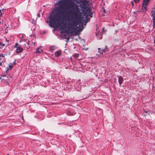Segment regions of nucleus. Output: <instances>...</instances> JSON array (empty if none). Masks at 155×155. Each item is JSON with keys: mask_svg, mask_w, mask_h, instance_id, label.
<instances>
[{"mask_svg": "<svg viewBox=\"0 0 155 155\" xmlns=\"http://www.w3.org/2000/svg\"><path fill=\"white\" fill-rule=\"evenodd\" d=\"M76 90L78 91H80L81 89L80 88H76Z\"/></svg>", "mask_w": 155, "mask_h": 155, "instance_id": "16", "label": "nucleus"}, {"mask_svg": "<svg viewBox=\"0 0 155 155\" xmlns=\"http://www.w3.org/2000/svg\"><path fill=\"white\" fill-rule=\"evenodd\" d=\"M1 23V21H0V24Z\"/></svg>", "mask_w": 155, "mask_h": 155, "instance_id": "27", "label": "nucleus"}, {"mask_svg": "<svg viewBox=\"0 0 155 155\" xmlns=\"http://www.w3.org/2000/svg\"><path fill=\"white\" fill-rule=\"evenodd\" d=\"M1 77H4L5 76H6V75H5V74H1Z\"/></svg>", "mask_w": 155, "mask_h": 155, "instance_id": "15", "label": "nucleus"}, {"mask_svg": "<svg viewBox=\"0 0 155 155\" xmlns=\"http://www.w3.org/2000/svg\"><path fill=\"white\" fill-rule=\"evenodd\" d=\"M131 4L132 5V7H133L134 6V2L132 1L131 2Z\"/></svg>", "mask_w": 155, "mask_h": 155, "instance_id": "17", "label": "nucleus"}, {"mask_svg": "<svg viewBox=\"0 0 155 155\" xmlns=\"http://www.w3.org/2000/svg\"><path fill=\"white\" fill-rule=\"evenodd\" d=\"M1 77H0V80L1 79Z\"/></svg>", "mask_w": 155, "mask_h": 155, "instance_id": "30", "label": "nucleus"}, {"mask_svg": "<svg viewBox=\"0 0 155 155\" xmlns=\"http://www.w3.org/2000/svg\"><path fill=\"white\" fill-rule=\"evenodd\" d=\"M66 5H68V3H66Z\"/></svg>", "mask_w": 155, "mask_h": 155, "instance_id": "25", "label": "nucleus"}, {"mask_svg": "<svg viewBox=\"0 0 155 155\" xmlns=\"http://www.w3.org/2000/svg\"><path fill=\"white\" fill-rule=\"evenodd\" d=\"M4 57V55L3 54H0V57Z\"/></svg>", "mask_w": 155, "mask_h": 155, "instance_id": "13", "label": "nucleus"}, {"mask_svg": "<svg viewBox=\"0 0 155 155\" xmlns=\"http://www.w3.org/2000/svg\"><path fill=\"white\" fill-rule=\"evenodd\" d=\"M0 65L2 66V62H0Z\"/></svg>", "mask_w": 155, "mask_h": 155, "instance_id": "21", "label": "nucleus"}, {"mask_svg": "<svg viewBox=\"0 0 155 155\" xmlns=\"http://www.w3.org/2000/svg\"><path fill=\"white\" fill-rule=\"evenodd\" d=\"M14 47L15 48H16L15 50V52L17 54L21 53L23 50V49L22 47L20 46H18V43H15Z\"/></svg>", "mask_w": 155, "mask_h": 155, "instance_id": "3", "label": "nucleus"}, {"mask_svg": "<svg viewBox=\"0 0 155 155\" xmlns=\"http://www.w3.org/2000/svg\"><path fill=\"white\" fill-rule=\"evenodd\" d=\"M2 12H2V10L0 9V17H1L2 16L3 13H4Z\"/></svg>", "mask_w": 155, "mask_h": 155, "instance_id": "9", "label": "nucleus"}, {"mask_svg": "<svg viewBox=\"0 0 155 155\" xmlns=\"http://www.w3.org/2000/svg\"><path fill=\"white\" fill-rule=\"evenodd\" d=\"M150 0H143L142 4V9L143 11H146L147 8V5H148Z\"/></svg>", "mask_w": 155, "mask_h": 155, "instance_id": "4", "label": "nucleus"}, {"mask_svg": "<svg viewBox=\"0 0 155 155\" xmlns=\"http://www.w3.org/2000/svg\"><path fill=\"white\" fill-rule=\"evenodd\" d=\"M2 10V12H3V10H4V9H2V10Z\"/></svg>", "mask_w": 155, "mask_h": 155, "instance_id": "23", "label": "nucleus"}, {"mask_svg": "<svg viewBox=\"0 0 155 155\" xmlns=\"http://www.w3.org/2000/svg\"><path fill=\"white\" fill-rule=\"evenodd\" d=\"M15 62H16V60H15V61L13 62V64H15L16 63Z\"/></svg>", "mask_w": 155, "mask_h": 155, "instance_id": "20", "label": "nucleus"}, {"mask_svg": "<svg viewBox=\"0 0 155 155\" xmlns=\"http://www.w3.org/2000/svg\"><path fill=\"white\" fill-rule=\"evenodd\" d=\"M73 7L74 11H71L66 16H64L63 18L68 23L67 25L68 29H66L64 32L70 33L71 35L73 34L75 30L78 28V25L81 22V20H83L86 22L90 20L89 17H92L93 13L90 8L91 6L89 4V1L84 0L81 2L80 7L82 9V13L80 12L78 5L73 4L70 5Z\"/></svg>", "mask_w": 155, "mask_h": 155, "instance_id": "1", "label": "nucleus"}, {"mask_svg": "<svg viewBox=\"0 0 155 155\" xmlns=\"http://www.w3.org/2000/svg\"><path fill=\"white\" fill-rule=\"evenodd\" d=\"M107 46H105V48L104 49H103L102 50H101V48H98V50L99 52H100V54H103V52L104 53H106V51H108L107 50H106V49H107Z\"/></svg>", "mask_w": 155, "mask_h": 155, "instance_id": "5", "label": "nucleus"}, {"mask_svg": "<svg viewBox=\"0 0 155 155\" xmlns=\"http://www.w3.org/2000/svg\"><path fill=\"white\" fill-rule=\"evenodd\" d=\"M102 37H101V38H99V39H102Z\"/></svg>", "mask_w": 155, "mask_h": 155, "instance_id": "22", "label": "nucleus"}, {"mask_svg": "<svg viewBox=\"0 0 155 155\" xmlns=\"http://www.w3.org/2000/svg\"><path fill=\"white\" fill-rule=\"evenodd\" d=\"M43 52V50L38 47L36 51V53L37 54H41Z\"/></svg>", "mask_w": 155, "mask_h": 155, "instance_id": "8", "label": "nucleus"}, {"mask_svg": "<svg viewBox=\"0 0 155 155\" xmlns=\"http://www.w3.org/2000/svg\"><path fill=\"white\" fill-rule=\"evenodd\" d=\"M52 48H53V47H50V49L51 50H53Z\"/></svg>", "mask_w": 155, "mask_h": 155, "instance_id": "18", "label": "nucleus"}, {"mask_svg": "<svg viewBox=\"0 0 155 155\" xmlns=\"http://www.w3.org/2000/svg\"><path fill=\"white\" fill-rule=\"evenodd\" d=\"M123 81V78L121 76H119L118 77V82L120 86L121 84H122Z\"/></svg>", "mask_w": 155, "mask_h": 155, "instance_id": "6", "label": "nucleus"}, {"mask_svg": "<svg viewBox=\"0 0 155 155\" xmlns=\"http://www.w3.org/2000/svg\"><path fill=\"white\" fill-rule=\"evenodd\" d=\"M134 2L136 3H139L140 2V0H134Z\"/></svg>", "mask_w": 155, "mask_h": 155, "instance_id": "10", "label": "nucleus"}, {"mask_svg": "<svg viewBox=\"0 0 155 155\" xmlns=\"http://www.w3.org/2000/svg\"><path fill=\"white\" fill-rule=\"evenodd\" d=\"M9 68L11 69V68H12L13 66L12 65H9Z\"/></svg>", "mask_w": 155, "mask_h": 155, "instance_id": "14", "label": "nucleus"}, {"mask_svg": "<svg viewBox=\"0 0 155 155\" xmlns=\"http://www.w3.org/2000/svg\"><path fill=\"white\" fill-rule=\"evenodd\" d=\"M61 51L60 50H58L56 51L54 53L55 56L57 57H58L61 55Z\"/></svg>", "mask_w": 155, "mask_h": 155, "instance_id": "7", "label": "nucleus"}, {"mask_svg": "<svg viewBox=\"0 0 155 155\" xmlns=\"http://www.w3.org/2000/svg\"><path fill=\"white\" fill-rule=\"evenodd\" d=\"M65 5H62V6H65Z\"/></svg>", "mask_w": 155, "mask_h": 155, "instance_id": "28", "label": "nucleus"}, {"mask_svg": "<svg viewBox=\"0 0 155 155\" xmlns=\"http://www.w3.org/2000/svg\"><path fill=\"white\" fill-rule=\"evenodd\" d=\"M38 16H39V17H40V15H39V14H38Z\"/></svg>", "mask_w": 155, "mask_h": 155, "instance_id": "24", "label": "nucleus"}, {"mask_svg": "<svg viewBox=\"0 0 155 155\" xmlns=\"http://www.w3.org/2000/svg\"><path fill=\"white\" fill-rule=\"evenodd\" d=\"M78 56H79V54H75L74 55V56L75 58L78 57Z\"/></svg>", "mask_w": 155, "mask_h": 155, "instance_id": "12", "label": "nucleus"}, {"mask_svg": "<svg viewBox=\"0 0 155 155\" xmlns=\"http://www.w3.org/2000/svg\"><path fill=\"white\" fill-rule=\"evenodd\" d=\"M60 6L55 8V11L56 12V13L51 14L49 18V21L48 20L47 21V22H49V25L51 27H53L54 26H56L57 24L59 22V15L60 14H65L64 11L63 10V12L61 13L60 11V9L61 8H62Z\"/></svg>", "mask_w": 155, "mask_h": 155, "instance_id": "2", "label": "nucleus"}, {"mask_svg": "<svg viewBox=\"0 0 155 155\" xmlns=\"http://www.w3.org/2000/svg\"><path fill=\"white\" fill-rule=\"evenodd\" d=\"M35 44V42L32 41L31 43V45L32 46H34Z\"/></svg>", "mask_w": 155, "mask_h": 155, "instance_id": "11", "label": "nucleus"}, {"mask_svg": "<svg viewBox=\"0 0 155 155\" xmlns=\"http://www.w3.org/2000/svg\"><path fill=\"white\" fill-rule=\"evenodd\" d=\"M83 26L82 25V28H81V29H80V31H81L82 30V29H83Z\"/></svg>", "mask_w": 155, "mask_h": 155, "instance_id": "19", "label": "nucleus"}, {"mask_svg": "<svg viewBox=\"0 0 155 155\" xmlns=\"http://www.w3.org/2000/svg\"><path fill=\"white\" fill-rule=\"evenodd\" d=\"M105 9H104V12H105Z\"/></svg>", "mask_w": 155, "mask_h": 155, "instance_id": "26", "label": "nucleus"}, {"mask_svg": "<svg viewBox=\"0 0 155 155\" xmlns=\"http://www.w3.org/2000/svg\"><path fill=\"white\" fill-rule=\"evenodd\" d=\"M104 29V28H103V29Z\"/></svg>", "mask_w": 155, "mask_h": 155, "instance_id": "29", "label": "nucleus"}]
</instances>
